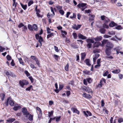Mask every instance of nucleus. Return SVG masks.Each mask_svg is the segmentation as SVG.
<instances>
[{
	"mask_svg": "<svg viewBox=\"0 0 123 123\" xmlns=\"http://www.w3.org/2000/svg\"><path fill=\"white\" fill-rule=\"evenodd\" d=\"M5 104L6 106H8L9 104L10 106H14L15 103L14 101L11 98V97H9L7 98Z\"/></svg>",
	"mask_w": 123,
	"mask_h": 123,
	"instance_id": "obj_1",
	"label": "nucleus"
},
{
	"mask_svg": "<svg viewBox=\"0 0 123 123\" xmlns=\"http://www.w3.org/2000/svg\"><path fill=\"white\" fill-rule=\"evenodd\" d=\"M29 84L28 81L25 80H20L19 81V84L22 88L24 87L25 85H27Z\"/></svg>",
	"mask_w": 123,
	"mask_h": 123,
	"instance_id": "obj_2",
	"label": "nucleus"
},
{
	"mask_svg": "<svg viewBox=\"0 0 123 123\" xmlns=\"http://www.w3.org/2000/svg\"><path fill=\"white\" fill-rule=\"evenodd\" d=\"M92 79L91 78L89 77L86 79H84L83 80V83L84 85L87 86V82L88 83H91L92 81Z\"/></svg>",
	"mask_w": 123,
	"mask_h": 123,
	"instance_id": "obj_3",
	"label": "nucleus"
},
{
	"mask_svg": "<svg viewBox=\"0 0 123 123\" xmlns=\"http://www.w3.org/2000/svg\"><path fill=\"white\" fill-rule=\"evenodd\" d=\"M105 50L106 55L108 56H110L111 53V49L113 47H107Z\"/></svg>",
	"mask_w": 123,
	"mask_h": 123,
	"instance_id": "obj_4",
	"label": "nucleus"
},
{
	"mask_svg": "<svg viewBox=\"0 0 123 123\" xmlns=\"http://www.w3.org/2000/svg\"><path fill=\"white\" fill-rule=\"evenodd\" d=\"M6 74L9 78V76L13 78H15L16 76V75L15 74L10 70L6 71Z\"/></svg>",
	"mask_w": 123,
	"mask_h": 123,
	"instance_id": "obj_5",
	"label": "nucleus"
},
{
	"mask_svg": "<svg viewBox=\"0 0 123 123\" xmlns=\"http://www.w3.org/2000/svg\"><path fill=\"white\" fill-rule=\"evenodd\" d=\"M21 111L23 115H25L26 117H27L29 113L28 112L27 109L25 107H23Z\"/></svg>",
	"mask_w": 123,
	"mask_h": 123,
	"instance_id": "obj_6",
	"label": "nucleus"
},
{
	"mask_svg": "<svg viewBox=\"0 0 123 123\" xmlns=\"http://www.w3.org/2000/svg\"><path fill=\"white\" fill-rule=\"evenodd\" d=\"M94 38H92V39H88L86 40V41L88 43L87 46H92V43H94Z\"/></svg>",
	"mask_w": 123,
	"mask_h": 123,
	"instance_id": "obj_7",
	"label": "nucleus"
},
{
	"mask_svg": "<svg viewBox=\"0 0 123 123\" xmlns=\"http://www.w3.org/2000/svg\"><path fill=\"white\" fill-rule=\"evenodd\" d=\"M101 18L102 20L104 21V23H107L110 21V20L104 15L102 16L101 17Z\"/></svg>",
	"mask_w": 123,
	"mask_h": 123,
	"instance_id": "obj_8",
	"label": "nucleus"
},
{
	"mask_svg": "<svg viewBox=\"0 0 123 123\" xmlns=\"http://www.w3.org/2000/svg\"><path fill=\"white\" fill-rule=\"evenodd\" d=\"M83 112L85 116L86 117L92 116V113L89 111H83Z\"/></svg>",
	"mask_w": 123,
	"mask_h": 123,
	"instance_id": "obj_9",
	"label": "nucleus"
},
{
	"mask_svg": "<svg viewBox=\"0 0 123 123\" xmlns=\"http://www.w3.org/2000/svg\"><path fill=\"white\" fill-rule=\"evenodd\" d=\"M81 26V25H76L75 24H74L72 26V28L74 29L77 30L80 29Z\"/></svg>",
	"mask_w": 123,
	"mask_h": 123,
	"instance_id": "obj_10",
	"label": "nucleus"
},
{
	"mask_svg": "<svg viewBox=\"0 0 123 123\" xmlns=\"http://www.w3.org/2000/svg\"><path fill=\"white\" fill-rule=\"evenodd\" d=\"M86 65L88 66H90L91 65V64L90 63V61L89 59L88 58L86 59L84 61Z\"/></svg>",
	"mask_w": 123,
	"mask_h": 123,
	"instance_id": "obj_11",
	"label": "nucleus"
},
{
	"mask_svg": "<svg viewBox=\"0 0 123 123\" xmlns=\"http://www.w3.org/2000/svg\"><path fill=\"white\" fill-rule=\"evenodd\" d=\"M71 109L74 113H76L78 115L79 114L80 112L76 108L74 107H72L71 108Z\"/></svg>",
	"mask_w": 123,
	"mask_h": 123,
	"instance_id": "obj_12",
	"label": "nucleus"
},
{
	"mask_svg": "<svg viewBox=\"0 0 123 123\" xmlns=\"http://www.w3.org/2000/svg\"><path fill=\"white\" fill-rule=\"evenodd\" d=\"M17 105H15L13 108V109L14 111H17L22 108L21 106L20 105H18V104H17Z\"/></svg>",
	"mask_w": 123,
	"mask_h": 123,
	"instance_id": "obj_13",
	"label": "nucleus"
},
{
	"mask_svg": "<svg viewBox=\"0 0 123 123\" xmlns=\"http://www.w3.org/2000/svg\"><path fill=\"white\" fill-rule=\"evenodd\" d=\"M78 36L80 39H82V40L86 39V37L82 35L81 33H79L78 35Z\"/></svg>",
	"mask_w": 123,
	"mask_h": 123,
	"instance_id": "obj_14",
	"label": "nucleus"
},
{
	"mask_svg": "<svg viewBox=\"0 0 123 123\" xmlns=\"http://www.w3.org/2000/svg\"><path fill=\"white\" fill-rule=\"evenodd\" d=\"M99 55L98 54H95L94 57L93 58V61L94 63L96 62L97 59L99 56Z\"/></svg>",
	"mask_w": 123,
	"mask_h": 123,
	"instance_id": "obj_15",
	"label": "nucleus"
},
{
	"mask_svg": "<svg viewBox=\"0 0 123 123\" xmlns=\"http://www.w3.org/2000/svg\"><path fill=\"white\" fill-rule=\"evenodd\" d=\"M117 24L114 23L113 21H111L109 24V26L111 27H113L114 26H117Z\"/></svg>",
	"mask_w": 123,
	"mask_h": 123,
	"instance_id": "obj_16",
	"label": "nucleus"
},
{
	"mask_svg": "<svg viewBox=\"0 0 123 123\" xmlns=\"http://www.w3.org/2000/svg\"><path fill=\"white\" fill-rule=\"evenodd\" d=\"M15 120V118H9L6 120V122L12 123Z\"/></svg>",
	"mask_w": 123,
	"mask_h": 123,
	"instance_id": "obj_17",
	"label": "nucleus"
},
{
	"mask_svg": "<svg viewBox=\"0 0 123 123\" xmlns=\"http://www.w3.org/2000/svg\"><path fill=\"white\" fill-rule=\"evenodd\" d=\"M36 14L37 16L39 17L42 18L43 16L39 14V13L40 12V11L39 9H38V10H36Z\"/></svg>",
	"mask_w": 123,
	"mask_h": 123,
	"instance_id": "obj_18",
	"label": "nucleus"
},
{
	"mask_svg": "<svg viewBox=\"0 0 123 123\" xmlns=\"http://www.w3.org/2000/svg\"><path fill=\"white\" fill-rule=\"evenodd\" d=\"M102 39V37L101 36H99L94 38V39L96 41H100Z\"/></svg>",
	"mask_w": 123,
	"mask_h": 123,
	"instance_id": "obj_19",
	"label": "nucleus"
},
{
	"mask_svg": "<svg viewBox=\"0 0 123 123\" xmlns=\"http://www.w3.org/2000/svg\"><path fill=\"white\" fill-rule=\"evenodd\" d=\"M108 40L106 39H104L103 41H102V46H104L105 44H107L108 43Z\"/></svg>",
	"mask_w": 123,
	"mask_h": 123,
	"instance_id": "obj_20",
	"label": "nucleus"
},
{
	"mask_svg": "<svg viewBox=\"0 0 123 123\" xmlns=\"http://www.w3.org/2000/svg\"><path fill=\"white\" fill-rule=\"evenodd\" d=\"M120 69H116L112 71L111 72L114 74H117L120 72Z\"/></svg>",
	"mask_w": 123,
	"mask_h": 123,
	"instance_id": "obj_21",
	"label": "nucleus"
},
{
	"mask_svg": "<svg viewBox=\"0 0 123 123\" xmlns=\"http://www.w3.org/2000/svg\"><path fill=\"white\" fill-rule=\"evenodd\" d=\"M55 86L56 88V89L54 90V91L56 93H58V86L57 83H56L55 84Z\"/></svg>",
	"mask_w": 123,
	"mask_h": 123,
	"instance_id": "obj_22",
	"label": "nucleus"
},
{
	"mask_svg": "<svg viewBox=\"0 0 123 123\" xmlns=\"http://www.w3.org/2000/svg\"><path fill=\"white\" fill-rule=\"evenodd\" d=\"M86 4L85 3H82L81 4H79L77 5V6L79 7H86L85 6Z\"/></svg>",
	"mask_w": 123,
	"mask_h": 123,
	"instance_id": "obj_23",
	"label": "nucleus"
},
{
	"mask_svg": "<svg viewBox=\"0 0 123 123\" xmlns=\"http://www.w3.org/2000/svg\"><path fill=\"white\" fill-rule=\"evenodd\" d=\"M83 72L84 74L90 75V72L89 71L86 70L83 71Z\"/></svg>",
	"mask_w": 123,
	"mask_h": 123,
	"instance_id": "obj_24",
	"label": "nucleus"
},
{
	"mask_svg": "<svg viewBox=\"0 0 123 123\" xmlns=\"http://www.w3.org/2000/svg\"><path fill=\"white\" fill-rule=\"evenodd\" d=\"M37 31V26L35 24H33L32 26V31Z\"/></svg>",
	"mask_w": 123,
	"mask_h": 123,
	"instance_id": "obj_25",
	"label": "nucleus"
},
{
	"mask_svg": "<svg viewBox=\"0 0 123 123\" xmlns=\"http://www.w3.org/2000/svg\"><path fill=\"white\" fill-rule=\"evenodd\" d=\"M5 95L4 93H1L0 94V97L1 98V99L2 101H3L5 97Z\"/></svg>",
	"mask_w": 123,
	"mask_h": 123,
	"instance_id": "obj_26",
	"label": "nucleus"
},
{
	"mask_svg": "<svg viewBox=\"0 0 123 123\" xmlns=\"http://www.w3.org/2000/svg\"><path fill=\"white\" fill-rule=\"evenodd\" d=\"M81 59H82V60H84L86 56V54L84 53H82L81 54Z\"/></svg>",
	"mask_w": 123,
	"mask_h": 123,
	"instance_id": "obj_27",
	"label": "nucleus"
},
{
	"mask_svg": "<svg viewBox=\"0 0 123 123\" xmlns=\"http://www.w3.org/2000/svg\"><path fill=\"white\" fill-rule=\"evenodd\" d=\"M61 117L60 116L54 117L55 118V119L56 121V122H59L60 120Z\"/></svg>",
	"mask_w": 123,
	"mask_h": 123,
	"instance_id": "obj_28",
	"label": "nucleus"
},
{
	"mask_svg": "<svg viewBox=\"0 0 123 123\" xmlns=\"http://www.w3.org/2000/svg\"><path fill=\"white\" fill-rule=\"evenodd\" d=\"M29 118L28 119L30 121H32L33 120V115H31V114H29Z\"/></svg>",
	"mask_w": 123,
	"mask_h": 123,
	"instance_id": "obj_29",
	"label": "nucleus"
},
{
	"mask_svg": "<svg viewBox=\"0 0 123 123\" xmlns=\"http://www.w3.org/2000/svg\"><path fill=\"white\" fill-rule=\"evenodd\" d=\"M91 89H90L89 87H87V88L86 89L85 91L88 92V93H92V91H91Z\"/></svg>",
	"mask_w": 123,
	"mask_h": 123,
	"instance_id": "obj_30",
	"label": "nucleus"
},
{
	"mask_svg": "<svg viewBox=\"0 0 123 123\" xmlns=\"http://www.w3.org/2000/svg\"><path fill=\"white\" fill-rule=\"evenodd\" d=\"M101 43L99 42H95L94 43V46H99L101 45Z\"/></svg>",
	"mask_w": 123,
	"mask_h": 123,
	"instance_id": "obj_31",
	"label": "nucleus"
},
{
	"mask_svg": "<svg viewBox=\"0 0 123 123\" xmlns=\"http://www.w3.org/2000/svg\"><path fill=\"white\" fill-rule=\"evenodd\" d=\"M94 15H91V16L89 18V20L90 21H92L94 20Z\"/></svg>",
	"mask_w": 123,
	"mask_h": 123,
	"instance_id": "obj_32",
	"label": "nucleus"
},
{
	"mask_svg": "<svg viewBox=\"0 0 123 123\" xmlns=\"http://www.w3.org/2000/svg\"><path fill=\"white\" fill-rule=\"evenodd\" d=\"M27 30V29L26 26L24 25V26H23V27L22 28V31L25 32Z\"/></svg>",
	"mask_w": 123,
	"mask_h": 123,
	"instance_id": "obj_33",
	"label": "nucleus"
},
{
	"mask_svg": "<svg viewBox=\"0 0 123 123\" xmlns=\"http://www.w3.org/2000/svg\"><path fill=\"white\" fill-rule=\"evenodd\" d=\"M20 4L21 5L22 7L24 10H25L26 9L27 7V5H24L21 3H20Z\"/></svg>",
	"mask_w": 123,
	"mask_h": 123,
	"instance_id": "obj_34",
	"label": "nucleus"
},
{
	"mask_svg": "<svg viewBox=\"0 0 123 123\" xmlns=\"http://www.w3.org/2000/svg\"><path fill=\"white\" fill-rule=\"evenodd\" d=\"M64 86L63 85L60 84L59 85V88L58 89V93L63 88Z\"/></svg>",
	"mask_w": 123,
	"mask_h": 123,
	"instance_id": "obj_35",
	"label": "nucleus"
},
{
	"mask_svg": "<svg viewBox=\"0 0 123 123\" xmlns=\"http://www.w3.org/2000/svg\"><path fill=\"white\" fill-rule=\"evenodd\" d=\"M54 111H52L51 112H48V116L49 117H51L53 115Z\"/></svg>",
	"mask_w": 123,
	"mask_h": 123,
	"instance_id": "obj_36",
	"label": "nucleus"
},
{
	"mask_svg": "<svg viewBox=\"0 0 123 123\" xmlns=\"http://www.w3.org/2000/svg\"><path fill=\"white\" fill-rule=\"evenodd\" d=\"M105 30L103 28H102L100 29V32L102 34H104L105 33Z\"/></svg>",
	"mask_w": 123,
	"mask_h": 123,
	"instance_id": "obj_37",
	"label": "nucleus"
},
{
	"mask_svg": "<svg viewBox=\"0 0 123 123\" xmlns=\"http://www.w3.org/2000/svg\"><path fill=\"white\" fill-rule=\"evenodd\" d=\"M18 60H19V62L20 63V64H22V65L23 66H24L25 65V64L24 63V62H23V60H22V59L21 58H19L18 59Z\"/></svg>",
	"mask_w": 123,
	"mask_h": 123,
	"instance_id": "obj_38",
	"label": "nucleus"
},
{
	"mask_svg": "<svg viewBox=\"0 0 123 123\" xmlns=\"http://www.w3.org/2000/svg\"><path fill=\"white\" fill-rule=\"evenodd\" d=\"M118 122L119 123H121L123 122V118L122 117L119 118L118 119Z\"/></svg>",
	"mask_w": 123,
	"mask_h": 123,
	"instance_id": "obj_39",
	"label": "nucleus"
},
{
	"mask_svg": "<svg viewBox=\"0 0 123 123\" xmlns=\"http://www.w3.org/2000/svg\"><path fill=\"white\" fill-rule=\"evenodd\" d=\"M61 33H62V35L63 37L64 36L65 37L64 35H66L67 34V32L61 30Z\"/></svg>",
	"mask_w": 123,
	"mask_h": 123,
	"instance_id": "obj_40",
	"label": "nucleus"
},
{
	"mask_svg": "<svg viewBox=\"0 0 123 123\" xmlns=\"http://www.w3.org/2000/svg\"><path fill=\"white\" fill-rule=\"evenodd\" d=\"M54 33H52L50 34H48L47 35V38L48 39L49 38V37L53 36H54Z\"/></svg>",
	"mask_w": 123,
	"mask_h": 123,
	"instance_id": "obj_41",
	"label": "nucleus"
},
{
	"mask_svg": "<svg viewBox=\"0 0 123 123\" xmlns=\"http://www.w3.org/2000/svg\"><path fill=\"white\" fill-rule=\"evenodd\" d=\"M66 94L67 97L69 96L71 94V92L70 91L68 90L66 91Z\"/></svg>",
	"mask_w": 123,
	"mask_h": 123,
	"instance_id": "obj_42",
	"label": "nucleus"
},
{
	"mask_svg": "<svg viewBox=\"0 0 123 123\" xmlns=\"http://www.w3.org/2000/svg\"><path fill=\"white\" fill-rule=\"evenodd\" d=\"M116 26L117 27H116L115 29L117 30H120L123 28L120 25H117Z\"/></svg>",
	"mask_w": 123,
	"mask_h": 123,
	"instance_id": "obj_43",
	"label": "nucleus"
},
{
	"mask_svg": "<svg viewBox=\"0 0 123 123\" xmlns=\"http://www.w3.org/2000/svg\"><path fill=\"white\" fill-rule=\"evenodd\" d=\"M100 52V50L99 49H96L93 50V53H99Z\"/></svg>",
	"mask_w": 123,
	"mask_h": 123,
	"instance_id": "obj_44",
	"label": "nucleus"
},
{
	"mask_svg": "<svg viewBox=\"0 0 123 123\" xmlns=\"http://www.w3.org/2000/svg\"><path fill=\"white\" fill-rule=\"evenodd\" d=\"M24 73L27 77H28L30 75V73L27 70H25L24 71Z\"/></svg>",
	"mask_w": 123,
	"mask_h": 123,
	"instance_id": "obj_45",
	"label": "nucleus"
},
{
	"mask_svg": "<svg viewBox=\"0 0 123 123\" xmlns=\"http://www.w3.org/2000/svg\"><path fill=\"white\" fill-rule=\"evenodd\" d=\"M53 57L55 59L57 60L58 61V58L59 57V56L55 54H54L53 55Z\"/></svg>",
	"mask_w": 123,
	"mask_h": 123,
	"instance_id": "obj_46",
	"label": "nucleus"
},
{
	"mask_svg": "<svg viewBox=\"0 0 123 123\" xmlns=\"http://www.w3.org/2000/svg\"><path fill=\"white\" fill-rule=\"evenodd\" d=\"M32 86H33L32 85H31L30 86H29L26 88L25 90L26 91H30L31 88L32 87Z\"/></svg>",
	"mask_w": 123,
	"mask_h": 123,
	"instance_id": "obj_47",
	"label": "nucleus"
},
{
	"mask_svg": "<svg viewBox=\"0 0 123 123\" xmlns=\"http://www.w3.org/2000/svg\"><path fill=\"white\" fill-rule=\"evenodd\" d=\"M6 58L8 61H9L11 60L12 57L10 55H8L6 56Z\"/></svg>",
	"mask_w": 123,
	"mask_h": 123,
	"instance_id": "obj_48",
	"label": "nucleus"
},
{
	"mask_svg": "<svg viewBox=\"0 0 123 123\" xmlns=\"http://www.w3.org/2000/svg\"><path fill=\"white\" fill-rule=\"evenodd\" d=\"M29 79L30 80L31 83H32L34 82V79L32 76H30L28 77Z\"/></svg>",
	"mask_w": 123,
	"mask_h": 123,
	"instance_id": "obj_49",
	"label": "nucleus"
},
{
	"mask_svg": "<svg viewBox=\"0 0 123 123\" xmlns=\"http://www.w3.org/2000/svg\"><path fill=\"white\" fill-rule=\"evenodd\" d=\"M109 74V72L108 71H106L103 74V75L104 76H107Z\"/></svg>",
	"mask_w": 123,
	"mask_h": 123,
	"instance_id": "obj_50",
	"label": "nucleus"
},
{
	"mask_svg": "<svg viewBox=\"0 0 123 123\" xmlns=\"http://www.w3.org/2000/svg\"><path fill=\"white\" fill-rule=\"evenodd\" d=\"M99 83H100L98 84L97 85V87H101L103 85H104V84L101 82V81H100Z\"/></svg>",
	"mask_w": 123,
	"mask_h": 123,
	"instance_id": "obj_51",
	"label": "nucleus"
},
{
	"mask_svg": "<svg viewBox=\"0 0 123 123\" xmlns=\"http://www.w3.org/2000/svg\"><path fill=\"white\" fill-rule=\"evenodd\" d=\"M37 110L38 111H39L40 112V114H41V115L42 114V111L41 109L38 107H36Z\"/></svg>",
	"mask_w": 123,
	"mask_h": 123,
	"instance_id": "obj_52",
	"label": "nucleus"
},
{
	"mask_svg": "<svg viewBox=\"0 0 123 123\" xmlns=\"http://www.w3.org/2000/svg\"><path fill=\"white\" fill-rule=\"evenodd\" d=\"M115 32L114 31H111L108 32V34L110 35H114L115 34Z\"/></svg>",
	"mask_w": 123,
	"mask_h": 123,
	"instance_id": "obj_53",
	"label": "nucleus"
},
{
	"mask_svg": "<svg viewBox=\"0 0 123 123\" xmlns=\"http://www.w3.org/2000/svg\"><path fill=\"white\" fill-rule=\"evenodd\" d=\"M100 81H101V82L103 83V82L104 83H106V80L103 78L101 79Z\"/></svg>",
	"mask_w": 123,
	"mask_h": 123,
	"instance_id": "obj_54",
	"label": "nucleus"
},
{
	"mask_svg": "<svg viewBox=\"0 0 123 123\" xmlns=\"http://www.w3.org/2000/svg\"><path fill=\"white\" fill-rule=\"evenodd\" d=\"M68 63L66 65L65 68V70L67 71H68Z\"/></svg>",
	"mask_w": 123,
	"mask_h": 123,
	"instance_id": "obj_55",
	"label": "nucleus"
},
{
	"mask_svg": "<svg viewBox=\"0 0 123 123\" xmlns=\"http://www.w3.org/2000/svg\"><path fill=\"white\" fill-rule=\"evenodd\" d=\"M28 28L30 31H32V26L31 25H30L29 24L28 25Z\"/></svg>",
	"mask_w": 123,
	"mask_h": 123,
	"instance_id": "obj_56",
	"label": "nucleus"
},
{
	"mask_svg": "<svg viewBox=\"0 0 123 123\" xmlns=\"http://www.w3.org/2000/svg\"><path fill=\"white\" fill-rule=\"evenodd\" d=\"M11 64L12 66H14L15 65V63L13 59H12V61L11 62Z\"/></svg>",
	"mask_w": 123,
	"mask_h": 123,
	"instance_id": "obj_57",
	"label": "nucleus"
},
{
	"mask_svg": "<svg viewBox=\"0 0 123 123\" xmlns=\"http://www.w3.org/2000/svg\"><path fill=\"white\" fill-rule=\"evenodd\" d=\"M106 23H104L103 25V27L104 28H109L108 25H106Z\"/></svg>",
	"mask_w": 123,
	"mask_h": 123,
	"instance_id": "obj_58",
	"label": "nucleus"
},
{
	"mask_svg": "<svg viewBox=\"0 0 123 123\" xmlns=\"http://www.w3.org/2000/svg\"><path fill=\"white\" fill-rule=\"evenodd\" d=\"M72 35H73L74 38L75 39H76L77 37V34L75 33H74L72 34Z\"/></svg>",
	"mask_w": 123,
	"mask_h": 123,
	"instance_id": "obj_59",
	"label": "nucleus"
},
{
	"mask_svg": "<svg viewBox=\"0 0 123 123\" xmlns=\"http://www.w3.org/2000/svg\"><path fill=\"white\" fill-rule=\"evenodd\" d=\"M92 98V97L91 96L90 94H87L86 98L87 99H90L91 98Z\"/></svg>",
	"mask_w": 123,
	"mask_h": 123,
	"instance_id": "obj_60",
	"label": "nucleus"
},
{
	"mask_svg": "<svg viewBox=\"0 0 123 123\" xmlns=\"http://www.w3.org/2000/svg\"><path fill=\"white\" fill-rule=\"evenodd\" d=\"M59 12L62 15H63L64 13V12L62 10H59Z\"/></svg>",
	"mask_w": 123,
	"mask_h": 123,
	"instance_id": "obj_61",
	"label": "nucleus"
},
{
	"mask_svg": "<svg viewBox=\"0 0 123 123\" xmlns=\"http://www.w3.org/2000/svg\"><path fill=\"white\" fill-rule=\"evenodd\" d=\"M118 77L120 79H122L123 78V75L122 74H118Z\"/></svg>",
	"mask_w": 123,
	"mask_h": 123,
	"instance_id": "obj_62",
	"label": "nucleus"
},
{
	"mask_svg": "<svg viewBox=\"0 0 123 123\" xmlns=\"http://www.w3.org/2000/svg\"><path fill=\"white\" fill-rule=\"evenodd\" d=\"M24 25L22 23H21L18 25V27L19 28H20L22 27H23Z\"/></svg>",
	"mask_w": 123,
	"mask_h": 123,
	"instance_id": "obj_63",
	"label": "nucleus"
},
{
	"mask_svg": "<svg viewBox=\"0 0 123 123\" xmlns=\"http://www.w3.org/2000/svg\"><path fill=\"white\" fill-rule=\"evenodd\" d=\"M5 49L3 47H0V52H3L4 50H5Z\"/></svg>",
	"mask_w": 123,
	"mask_h": 123,
	"instance_id": "obj_64",
	"label": "nucleus"
}]
</instances>
